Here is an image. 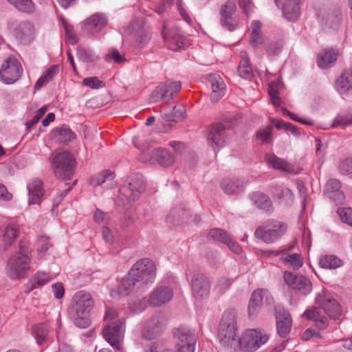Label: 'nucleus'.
I'll return each mask as SVG.
<instances>
[{"label": "nucleus", "instance_id": "nucleus-1", "mask_svg": "<svg viewBox=\"0 0 352 352\" xmlns=\"http://www.w3.org/2000/svg\"><path fill=\"white\" fill-rule=\"evenodd\" d=\"M236 316L232 309L226 310L219 327L218 339L220 344L228 352L237 350L240 345L236 334Z\"/></svg>", "mask_w": 352, "mask_h": 352}, {"label": "nucleus", "instance_id": "nucleus-2", "mask_svg": "<svg viewBox=\"0 0 352 352\" xmlns=\"http://www.w3.org/2000/svg\"><path fill=\"white\" fill-rule=\"evenodd\" d=\"M93 307L94 300L89 292L80 290L74 294L69 315L76 327L84 329L89 326V314Z\"/></svg>", "mask_w": 352, "mask_h": 352}, {"label": "nucleus", "instance_id": "nucleus-3", "mask_svg": "<svg viewBox=\"0 0 352 352\" xmlns=\"http://www.w3.org/2000/svg\"><path fill=\"white\" fill-rule=\"evenodd\" d=\"M128 185L120 188L116 204L120 210H129L145 190L144 177L139 173H134L127 179Z\"/></svg>", "mask_w": 352, "mask_h": 352}, {"label": "nucleus", "instance_id": "nucleus-4", "mask_svg": "<svg viewBox=\"0 0 352 352\" xmlns=\"http://www.w3.org/2000/svg\"><path fill=\"white\" fill-rule=\"evenodd\" d=\"M32 251L30 245L21 241L18 251L12 254L7 262L6 270L8 276L12 280L24 276L30 269Z\"/></svg>", "mask_w": 352, "mask_h": 352}, {"label": "nucleus", "instance_id": "nucleus-5", "mask_svg": "<svg viewBox=\"0 0 352 352\" xmlns=\"http://www.w3.org/2000/svg\"><path fill=\"white\" fill-rule=\"evenodd\" d=\"M174 337L176 339V350L164 349L161 351L158 349L156 343L152 342L147 344L144 348V352H194L196 343V336L193 331L181 327L174 331Z\"/></svg>", "mask_w": 352, "mask_h": 352}, {"label": "nucleus", "instance_id": "nucleus-6", "mask_svg": "<svg viewBox=\"0 0 352 352\" xmlns=\"http://www.w3.org/2000/svg\"><path fill=\"white\" fill-rule=\"evenodd\" d=\"M55 176L63 181L73 178L77 162L74 155H54L50 158Z\"/></svg>", "mask_w": 352, "mask_h": 352}, {"label": "nucleus", "instance_id": "nucleus-7", "mask_svg": "<svg viewBox=\"0 0 352 352\" xmlns=\"http://www.w3.org/2000/svg\"><path fill=\"white\" fill-rule=\"evenodd\" d=\"M287 226L275 219H269L256 228L254 236L265 243H272L279 239L285 232Z\"/></svg>", "mask_w": 352, "mask_h": 352}, {"label": "nucleus", "instance_id": "nucleus-8", "mask_svg": "<svg viewBox=\"0 0 352 352\" xmlns=\"http://www.w3.org/2000/svg\"><path fill=\"white\" fill-rule=\"evenodd\" d=\"M129 273L136 283H153L156 276L155 265L150 259H141L133 265Z\"/></svg>", "mask_w": 352, "mask_h": 352}, {"label": "nucleus", "instance_id": "nucleus-9", "mask_svg": "<svg viewBox=\"0 0 352 352\" xmlns=\"http://www.w3.org/2000/svg\"><path fill=\"white\" fill-rule=\"evenodd\" d=\"M125 34L140 47L145 45L151 38V32L146 19L138 16L133 19L125 30Z\"/></svg>", "mask_w": 352, "mask_h": 352}, {"label": "nucleus", "instance_id": "nucleus-10", "mask_svg": "<svg viewBox=\"0 0 352 352\" xmlns=\"http://www.w3.org/2000/svg\"><path fill=\"white\" fill-rule=\"evenodd\" d=\"M231 129L229 123L215 122L209 127L207 133V142L214 153L224 146L226 143V130Z\"/></svg>", "mask_w": 352, "mask_h": 352}, {"label": "nucleus", "instance_id": "nucleus-11", "mask_svg": "<svg viewBox=\"0 0 352 352\" xmlns=\"http://www.w3.org/2000/svg\"><path fill=\"white\" fill-rule=\"evenodd\" d=\"M268 336L256 329H248L239 338V349L252 352L257 350L262 344L267 342Z\"/></svg>", "mask_w": 352, "mask_h": 352}, {"label": "nucleus", "instance_id": "nucleus-12", "mask_svg": "<svg viewBox=\"0 0 352 352\" xmlns=\"http://www.w3.org/2000/svg\"><path fill=\"white\" fill-rule=\"evenodd\" d=\"M23 74V67L14 57L8 58L0 69V78L6 84H12L18 80Z\"/></svg>", "mask_w": 352, "mask_h": 352}, {"label": "nucleus", "instance_id": "nucleus-13", "mask_svg": "<svg viewBox=\"0 0 352 352\" xmlns=\"http://www.w3.org/2000/svg\"><path fill=\"white\" fill-rule=\"evenodd\" d=\"M182 88L180 81H169L160 83L151 93L149 100L151 102H158L163 99L171 98L174 94Z\"/></svg>", "mask_w": 352, "mask_h": 352}, {"label": "nucleus", "instance_id": "nucleus-14", "mask_svg": "<svg viewBox=\"0 0 352 352\" xmlns=\"http://www.w3.org/2000/svg\"><path fill=\"white\" fill-rule=\"evenodd\" d=\"M125 329V320L120 318L111 324L107 325L103 329V337L111 346L116 349H120V340Z\"/></svg>", "mask_w": 352, "mask_h": 352}, {"label": "nucleus", "instance_id": "nucleus-15", "mask_svg": "<svg viewBox=\"0 0 352 352\" xmlns=\"http://www.w3.org/2000/svg\"><path fill=\"white\" fill-rule=\"evenodd\" d=\"M284 280L286 284L295 292L306 296L312 289L311 280L303 275L294 274L292 272H285Z\"/></svg>", "mask_w": 352, "mask_h": 352}, {"label": "nucleus", "instance_id": "nucleus-16", "mask_svg": "<svg viewBox=\"0 0 352 352\" xmlns=\"http://www.w3.org/2000/svg\"><path fill=\"white\" fill-rule=\"evenodd\" d=\"M13 36L22 44H29L34 38V28L29 21H21L10 24Z\"/></svg>", "mask_w": 352, "mask_h": 352}, {"label": "nucleus", "instance_id": "nucleus-17", "mask_svg": "<svg viewBox=\"0 0 352 352\" xmlns=\"http://www.w3.org/2000/svg\"><path fill=\"white\" fill-rule=\"evenodd\" d=\"M192 294L197 300H201L209 296L210 285L208 278L202 274H195L190 283Z\"/></svg>", "mask_w": 352, "mask_h": 352}, {"label": "nucleus", "instance_id": "nucleus-18", "mask_svg": "<svg viewBox=\"0 0 352 352\" xmlns=\"http://www.w3.org/2000/svg\"><path fill=\"white\" fill-rule=\"evenodd\" d=\"M316 300L329 318L336 320L340 316V305L335 298L331 297L326 292L319 294L316 296Z\"/></svg>", "mask_w": 352, "mask_h": 352}, {"label": "nucleus", "instance_id": "nucleus-19", "mask_svg": "<svg viewBox=\"0 0 352 352\" xmlns=\"http://www.w3.org/2000/svg\"><path fill=\"white\" fill-rule=\"evenodd\" d=\"M236 8L235 2L233 0H228L221 8V25L229 31L234 30L237 25V21L233 16Z\"/></svg>", "mask_w": 352, "mask_h": 352}, {"label": "nucleus", "instance_id": "nucleus-20", "mask_svg": "<svg viewBox=\"0 0 352 352\" xmlns=\"http://www.w3.org/2000/svg\"><path fill=\"white\" fill-rule=\"evenodd\" d=\"M162 34L165 44L169 50L178 51L184 47V37L177 28L167 30L166 26L164 24L163 25Z\"/></svg>", "mask_w": 352, "mask_h": 352}, {"label": "nucleus", "instance_id": "nucleus-21", "mask_svg": "<svg viewBox=\"0 0 352 352\" xmlns=\"http://www.w3.org/2000/svg\"><path fill=\"white\" fill-rule=\"evenodd\" d=\"M164 325L160 316H153L144 324L142 331L144 338L151 340L162 333Z\"/></svg>", "mask_w": 352, "mask_h": 352}, {"label": "nucleus", "instance_id": "nucleus-22", "mask_svg": "<svg viewBox=\"0 0 352 352\" xmlns=\"http://www.w3.org/2000/svg\"><path fill=\"white\" fill-rule=\"evenodd\" d=\"M173 296V289L167 286H160L151 294L148 302L151 306L160 307L169 302Z\"/></svg>", "mask_w": 352, "mask_h": 352}, {"label": "nucleus", "instance_id": "nucleus-23", "mask_svg": "<svg viewBox=\"0 0 352 352\" xmlns=\"http://www.w3.org/2000/svg\"><path fill=\"white\" fill-rule=\"evenodd\" d=\"M107 24V16L103 13L97 12L85 19L83 30L88 34H94L100 32Z\"/></svg>", "mask_w": 352, "mask_h": 352}, {"label": "nucleus", "instance_id": "nucleus-24", "mask_svg": "<svg viewBox=\"0 0 352 352\" xmlns=\"http://www.w3.org/2000/svg\"><path fill=\"white\" fill-rule=\"evenodd\" d=\"M19 230L14 223H8L3 228H0V248L6 250L19 236Z\"/></svg>", "mask_w": 352, "mask_h": 352}, {"label": "nucleus", "instance_id": "nucleus-25", "mask_svg": "<svg viewBox=\"0 0 352 352\" xmlns=\"http://www.w3.org/2000/svg\"><path fill=\"white\" fill-rule=\"evenodd\" d=\"M341 184L338 179H329L324 188V195L336 204H341L344 200V192L340 190Z\"/></svg>", "mask_w": 352, "mask_h": 352}, {"label": "nucleus", "instance_id": "nucleus-26", "mask_svg": "<svg viewBox=\"0 0 352 352\" xmlns=\"http://www.w3.org/2000/svg\"><path fill=\"white\" fill-rule=\"evenodd\" d=\"M208 82L211 87L210 99L213 102L219 100L226 92V85L223 78L217 74L208 76Z\"/></svg>", "mask_w": 352, "mask_h": 352}, {"label": "nucleus", "instance_id": "nucleus-27", "mask_svg": "<svg viewBox=\"0 0 352 352\" xmlns=\"http://www.w3.org/2000/svg\"><path fill=\"white\" fill-rule=\"evenodd\" d=\"M75 138V133L65 125L56 127L50 133V139L60 144H67Z\"/></svg>", "mask_w": 352, "mask_h": 352}, {"label": "nucleus", "instance_id": "nucleus-28", "mask_svg": "<svg viewBox=\"0 0 352 352\" xmlns=\"http://www.w3.org/2000/svg\"><path fill=\"white\" fill-rule=\"evenodd\" d=\"M43 182L34 178L28 184V201L30 204H39L45 194Z\"/></svg>", "mask_w": 352, "mask_h": 352}, {"label": "nucleus", "instance_id": "nucleus-29", "mask_svg": "<svg viewBox=\"0 0 352 352\" xmlns=\"http://www.w3.org/2000/svg\"><path fill=\"white\" fill-rule=\"evenodd\" d=\"M276 327L278 335L285 338L289 333L292 327V318L288 311L279 309L276 316Z\"/></svg>", "mask_w": 352, "mask_h": 352}, {"label": "nucleus", "instance_id": "nucleus-30", "mask_svg": "<svg viewBox=\"0 0 352 352\" xmlns=\"http://www.w3.org/2000/svg\"><path fill=\"white\" fill-rule=\"evenodd\" d=\"M136 281L128 274V276L121 279L116 288L110 292V295L113 298H120L122 296L128 295L135 285Z\"/></svg>", "mask_w": 352, "mask_h": 352}, {"label": "nucleus", "instance_id": "nucleus-31", "mask_svg": "<svg viewBox=\"0 0 352 352\" xmlns=\"http://www.w3.org/2000/svg\"><path fill=\"white\" fill-rule=\"evenodd\" d=\"M300 0H284L282 11L284 16L289 21H296L300 14Z\"/></svg>", "mask_w": 352, "mask_h": 352}, {"label": "nucleus", "instance_id": "nucleus-32", "mask_svg": "<svg viewBox=\"0 0 352 352\" xmlns=\"http://www.w3.org/2000/svg\"><path fill=\"white\" fill-rule=\"evenodd\" d=\"M302 317L314 321L316 323V326L320 329H324L327 327L328 320L320 313L318 307H312L307 309L303 313Z\"/></svg>", "mask_w": 352, "mask_h": 352}, {"label": "nucleus", "instance_id": "nucleus-33", "mask_svg": "<svg viewBox=\"0 0 352 352\" xmlns=\"http://www.w3.org/2000/svg\"><path fill=\"white\" fill-rule=\"evenodd\" d=\"M138 160L144 163L158 164L162 167L169 166L175 161L174 155H139Z\"/></svg>", "mask_w": 352, "mask_h": 352}, {"label": "nucleus", "instance_id": "nucleus-34", "mask_svg": "<svg viewBox=\"0 0 352 352\" xmlns=\"http://www.w3.org/2000/svg\"><path fill=\"white\" fill-rule=\"evenodd\" d=\"M227 195H236L243 190V182L236 178H224L220 184Z\"/></svg>", "mask_w": 352, "mask_h": 352}, {"label": "nucleus", "instance_id": "nucleus-35", "mask_svg": "<svg viewBox=\"0 0 352 352\" xmlns=\"http://www.w3.org/2000/svg\"><path fill=\"white\" fill-rule=\"evenodd\" d=\"M250 196L258 208L266 212H272L273 211L272 201L267 195L260 192H256L252 193Z\"/></svg>", "mask_w": 352, "mask_h": 352}, {"label": "nucleus", "instance_id": "nucleus-36", "mask_svg": "<svg viewBox=\"0 0 352 352\" xmlns=\"http://www.w3.org/2000/svg\"><path fill=\"white\" fill-rule=\"evenodd\" d=\"M264 292L262 290H254L251 295L248 305V315L249 318H253L259 313L261 306V296Z\"/></svg>", "mask_w": 352, "mask_h": 352}, {"label": "nucleus", "instance_id": "nucleus-37", "mask_svg": "<svg viewBox=\"0 0 352 352\" xmlns=\"http://www.w3.org/2000/svg\"><path fill=\"white\" fill-rule=\"evenodd\" d=\"M50 280L51 277L48 274L38 272L27 284L25 292L29 294L34 289L47 284Z\"/></svg>", "mask_w": 352, "mask_h": 352}, {"label": "nucleus", "instance_id": "nucleus-38", "mask_svg": "<svg viewBox=\"0 0 352 352\" xmlns=\"http://www.w3.org/2000/svg\"><path fill=\"white\" fill-rule=\"evenodd\" d=\"M240 56L241 60L238 67V74L244 79L251 80L254 76V72L249 62L246 52H241Z\"/></svg>", "mask_w": 352, "mask_h": 352}, {"label": "nucleus", "instance_id": "nucleus-39", "mask_svg": "<svg viewBox=\"0 0 352 352\" xmlns=\"http://www.w3.org/2000/svg\"><path fill=\"white\" fill-rule=\"evenodd\" d=\"M251 43L253 47L260 48L265 40L262 32V24L259 21H253L251 23Z\"/></svg>", "mask_w": 352, "mask_h": 352}, {"label": "nucleus", "instance_id": "nucleus-40", "mask_svg": "<svg viewBox=\"0 0 352 352\" xmlns=\"http://www.w3.org/2000/svg\"><path fill=\"white\" fill-rule=\"evenodd\" d=\"M189 210L184 207L177 206L173 208L166 217V221L173 225L179 223L180 221L188 219Z\"/></svg>", "mask_w": 352, "mask_h": 352}, {"label": "nucleus", "instance_id": "nucleus-41", "mask_svg": "<svg viewBox=\"0 0 352 352\" xmlns=\"http://www.w3.org/2000/svg\"><path fill=\"white\" fill-rule=\"evenodd\" d=\"M336 88L340 94H347L352 89V77L349 71H344L337 80Z\"/></svg>", "mask_w": 352, "mask_h": 352}, {"label": "nucleus", "instance_id": "nucleus-42", "mask_svg": "<svg viewBox=\"0 0 352 352\" xmlns=\"http://www.w3.org/2000/svg\"><path fill=\"white\" fill-rule=\"evenodd\" d=\"M59 73V66L54 65L50 66L45 72L37 80L34 85L36 89H41L44 85L52 81Z\"/></svg>", "mask_w": 352, "mask_h": 352}, {"label": "nucleus", "instance_id": "nucleus-43", "mask_svg": "<svg viewBox=\"0 0 352 352\" xmlns=\"http://www.w3.org/2000/svg\"><path fill=\"white\" fill-rule=\"evenodd\" d=\"M337 60V53L333 50H326L318 56L317 63L319 67L325 69L329 67Z\"/></svg>", "mask_w": 352, "mask_h": 352}, {"label": "nucleus", "instance_id": "nucleus-44", "mask_svg": "<svg viewBox=\"0 0 352 352\" xmlns=\"http://www.w3.org/2000/svg\"><path fill=\"white\" fill-rule=\"evenodd\" d=\"M343 261L335 255H323L319 259V265L324 269H336L342 266Z\"/></svg>", "mask_w": 352, "mask_h": 352}, {"label": "nucleus", "instance_id": "nucleus-45", "mask_svg": "<svg viewBox=\"0 0 352 352\" xmlns=\"http://www.w3.org/2000/svg\"><path fill=\"white\" fill-rule=\"evenodd\" d=\"M267 163L274 169L281 170L287 172H292L293 167L284 160L278 157L277 155H266Z\"/></svg>", "mask_w": 352, "mask_h": 352}, {"label": "nucleus", "instance_id": "nucleus-46", "mask_svg": "<svg viewBox=\"0 0 352 352\" xmlns=\"http://www.w3.org/2000/svg\"><path fill=\"white\" fill-rule=\"evenodd\" d=\"M273 195L275 198L280 201H285L287 204L293 201L294 194L292 191L287 188H283L281 186L276 185L272 189Z\"/></svg>", "mask_w": 352, "mask_h": 352}, {"label": "nucleus", "instance_id": "nucleus-47", "mask_svg": "<svg viewBox=\"0 0 352 352\" xmlns=\"http://www.w3.org/2000/svg\"><path fill=\"white\" fill-rule=\"evenodd\" d=\"M116 177L114 172L110 170H104L102 172L91 177L89 184L94 187L100 186L107 181H112Z\"/></svg>", "mask_w": 352, "mask_h": 352}, {"label": "nucleus", "instance_id": "nucleus-48", "mask_svg": "<svg viewBox=\"0 0 352 352\" xmlns=\"http://www.w3.org/2000/svg\"><path fill=\"white\" fill-rule=\"evenodd\" d=\"M255 134L256 139L263 144H271L274 141L272 126L271 125L259 129Z\"/></svg>", "mask_w": 352, "mask_h": 352}, {"label": "nucleus", "instance_id": "nucleus-49", "mask_svg": "<svg viewBox=\"0 0 352 352\" xmlns=\"http://www.w3.org/2000/svg\"><path fill=\"white\" fill-rule=\"evenodd\" d=\"M8 1L22 12L31 14L35 10L34 3L32 0H8Z\"/></svg>", "mask_w": 352, "mask_h": 352}, {"label": "nucleus", "instance_id": "nucleus-50", "mask_svg": "<svg viewBox=\"0 0 352 352\" xmlns=\"http://www.w3.org/2000/svg\"><path fill=\"white\" fill-rule=\"evenodd\" d=\"M229 236L230 234L228 232L220 228L211 229L207 234L208 240L223 243L228 241Z\"/></svg>", "mask_w": 352, "mask_h": 352}, {"label": "nucleus", "instance_id": "nucleus-51", "mask_svg": "<svg viewBox=\"0 0 352 352\" xmlns=\"http://www.w3.org/2000/svg\"><path fill=\"white\" fill-rule=\"evenodd\" d=\"M48 328L45 324H36L33 327V333L38 344H42L47 340Z\"/></svg>", "mask_w": 352, "mask_h": 352}, {"label": "nucleus", "instance_id": "nucleus-52", "mask_svg": "<svg viewBox=\"0 0 352 352\" xmlns=\"http://www.w3.org/2000/svg\"><path fill=\"white\" fill-rule=\"evenodd\" d=\"M263 47L270 56L277 55L281 50V45L276 41H269L265 39L260 46Z\"/></svg>", "mask_w": 352, "mask_h": 352}, {"label": "nucleus", "instance_id": "nucleus-53", "mask_svg": "<svg viewBox=\"0 0 352 352\" xmlns=\"http://www.w3.org/2000/svg\"><path fill=\"white\" fill-rule=\"evenodd\" d=\"M282 260L285 264L290 265L295 270L299 269L303 265L300 255L298 254H287L286 256L282 258Z\"/></svg>", "mask_w": 352, "mask_h": 352}, {"label": "nucleus", "instance_id": "nucleus-54", "mask_svg": "<svg viewBox=\"0 0 352 352\" xmlns=\"http://www.w3.org/2000/svg\"><path fill=\"white\" fill-rule=\"evenodd\" d=\"M337 214L342 222L352 227V208H338L337 209Z\"/></svg>", "mask_w": 352, "mask_h": 352}, {"label": "nucleus", "instance_id": "nucleus-55", "mask_svg": "<svg viewBox=\"0 0 352 352\" xmlns=\"http://www.w3.org/2000/svg\"><path fill=\"white\" fill-rule=\"evenodd\" d=\"M342 17L341 12L339 9H334L327 14L326 21L330 28H335L340 21Z\"/></svg>", "mask_w": 352, "mask_h": 352}, {"label": "nucleus", "instance_id": "nucleus-56", "mask_svg": "<svg viewBox=\"0 0 352 352\" xmlns=\"http://www.w3.org/2000/svg\"><path fill=\"white\" fill-rule=\"evenodd\" d=\"M82 85L91 89H97L105 86V83L100 80L98 77L92 76L85 78L82 82Z\"/></svg>", "mask_w": 352, "mask_h": 352}, {"label": "nucleus", "instance_id": "nucleus-57", "mask_svg": "<svg viewBox=\"0 0 352 352\" xmlns=\"http://www.w3.org/2000/svg\"><path fill=\"white\" fill-rule=\"evenodd\" d=\"M232 280L226 277L220 278L214 286V290L218 294H223L231 285Z\"/></svg>", "mask_w": 352, "mask_h": 352}, {"label": "nucleus", "instance_id": "nucleus-58", "mask_svg": "<svg viewBox=\"0 0 352 352\" xmlns=\"http://www.w3.org/2000/svg\"><path fill=\"white\" fill-rule=\"evenodd\" d=\"M104 60L107 62L113 60L116 63H122L126 60L125 58L114 49L109 51L104 56Z\"/></svg>", "mask_w": 352, "mask_h": 352}, {"label": "nucleus", "instance_id": "nucleus-59", "mask_svg": "<svg viewBox=\"0 0 352 352\" xmlns=\"http://www.w3.org/2000/svg\"><path fill=\"white\" fill-rule=\"evenodd\" d=\"M352 123V114L338 115L334 120V126H346Z\"/></svg>", "mask_w": 352, "mask_h": 352}, {"label": "nucleus", "instance_id": "nucleus-60", "mask_svg": "<svg viewBox=\"0 0 352 352\" xmlns=\"http://www.w3.org/2000/svg\"><path fill=\"white\" fill-rule=\"evenodd\" d=\"M340 172L343 175L352 173V158L348 157L342 161L339 166Z\"/></svg>", "mask_w": 352, "mask_h": 352}, {"label": "nucleus", "instance_id": "nucleus-61", "mask_svg": "<svg viewBox=\"0 0 352 352\" xmlns=\"http://www.w3.org/2000/svg\"><path fill=\"white\" fill-rule=\"evenodd\" d=\"M51 246L49 239L45 236H41L38 239V252H44Z\"/></svg>", "mask_w": 352, "mask_h": 352}, {"label": "nucleus", "instance_id": "nucleus-62", "mask_svg": "<svg viewBox=\"0 0 352 352\" xmlns=\"http://www.w3.org/2000/svg\"><path fill=\"white\" fill-rule=\"evenodd\" d=\"M175 0H162L157 6H155L154 10L158 14H162L166 9L171 6Z\"/></svg>", "mask_w": 352, "mask_h": 352}, {"label": "nucleus", "instance_id": "nucleus-63", "mask_svg": "<svg viewBox=\"0 0 352 352\" xmlns=\"http://www.w3.org/2000/svg\"><path fill=\"white\" fill-rule=\"evenodd\" d=\"M52 292L56 299H61L65 294V288L62 283H56L52 285Z\"/></svg>", "mask_w": 352, "mask_h": 352}, {"label": "nucleus", "instance_id": "nucleus-64", "mask_svg": "<svg viewBox=\"0 0 352 352\" xmlns=\"http://www.w3.org/2000/svg\"><path fill=\"white\" fill-rule=\"evenodd\" d=\"M168 145L173 148V151L177 154H182L187 152L186 145L182 142L171 141Z\"/></svg>", "mask_w": 352, "mask_h": 352}]
</instances>
